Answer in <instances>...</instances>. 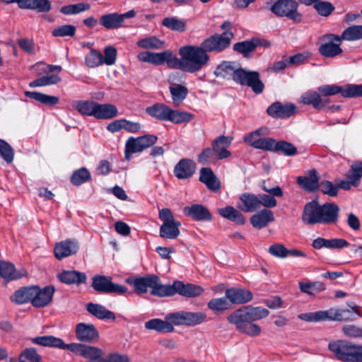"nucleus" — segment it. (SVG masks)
Returning <instances> with one entry per match:
<instances>
[{"mask_svg": "<svg viewBox=\"0 0 362 362\" xmlns=\"http://www.w3.org/2000/svg\"><path fill=\"white\" fill-rule=\"evenodd\" d=\"M76 28L72 25H62L56 27L52 31L54 37H74L76 34Z\"/></svg>", "mask_w": 362, "mask_h": 362, "instance_id": "bf43d9fd", "label": "nucleus"}, {"mask_svg": "<svg viewBox=\"0 0 362 362\" xmlns=\"http://www.w3.org/2000/svg\"><path fill=\"white\" fill-rule=\"evenodd\" d=\"M196 169L195 163L188 158L181 159L174 168V175L180 180L187 179L192 176Z\"/></svg>", "mask_w": 362, "mask_h": 362, "instance_id": "393cba45", "label": "nucleus"}, {"mask_svg": "<svg viewBox=\"0 0 362 362\" xmlns=\"http://www.w3.org/2000/svg\"><path fill=\"white\" fill-rule=\"evenodd\" d=\"M341 93L342 86L337 85H322L317 88V91H308L300 97V101L305 105H311L315 110H322L330 103L329 96Z\"/></svg>", "mask_w": 362, "mask_h": 362, "instance_id": "20e7f679", "label": "nucleus"}, {"mask_svg": "<svg viewBox=\"0 0 362 362\" xmlns=\"http://www.w3.org/2000/svg\"><path fill=\"white\" fill-rule=\"evenodd\" d=\"M79 249L78 242L74 239H67L57 243L54 247L55 257L61 260L69 256L75 255Z\"/></svg>", "mask_w": 362, "mask_h": 362, "instance_id": "aec40b11", "label": "nucleus"}, {"mask_svg": "<svg viewBox=\"0 0 362 362\" xmlns=\"http://www.w3.org/2000/svg\"><path fill=\"white\" fill-rule=\"evenodd\" d=\"M300 1L306 6H313L317 13L324 17L330 16L335 9L332 4L323 0H300Z\"/></svg>", "mask_w": 362, "mask_h": 362, "instance_id": "2f4dec72", "label": "nucleus"}, {"mask_svg": "<svg viewBox=\"0 0 362 362\" xmlns=\"http://www.w3.org/2000/svg\"><path fill=\"white\" fill-rule=\"evenodd\" d=\"M27 275L25 269L17 271L13 264L0 261V276L7 281L19 279Z\"/></svg>", "mask_w": 362, "mask_h": 362, "instance_id": "bb28decb", "label": "nucleus"}, {"mask_svg": "<svg viewBox=\"0 0 362 362\" xmlns=\"http://www.w3.org/2000/svg\"><path fill=\"white\" fill-rule=\"evenodd\" d=\"M340 39L347 41H355L362 39V25H352L346 28L339 35Z\"/></svg>", "mask_w": 362, "mask_h": 362, "instance_id": "09e8293b", "label": "nucleus"}, {"mask_svg": "<svg viewBox=\"0 0 362 362\" xmlns=\"http://www.w3.org/2000/svg\"><path fill=\"white\" fill-rule=\"evenodd\" d=\"M298 4L295 0H278L271 7V11L277 16H286L294 23L302 21V14L297 11Z\"/></svg>", "mask_w": 362, "mask_h": 362, "instance_id": "f8f14e48", "label": "nucleus"}, {"mask_svg": "<svg viewBox=\"0 0 362 362\" xmlns=\"http://www.w3.org/2000/svg\"><path fill=\"white\" fill-rule=\"evenodd\" d=\"M19 8L21 9L35 10L40 13L49 12L51 8L49 0H21Z\"/></svg>", "mask_w": 362, "mask_h": 362, "instance_id": "473e14b6", "label": "nucleus"}, {"mask_svg": "<svg viewBox=\"0 0 362 362\" xmlns=\"http://www.w3.org/2000/svg\"><path fill=\"white\" fill-rule=\"evenodd\" d=\"M171 108L163 103H156L146 107V112L153 118L160 121H168Z\"/></svg>", "mask_w": 362, "mask_h": 362, "instance_id": "58836bf2", "label": "nucleus"}, {"mask_svg": "<svg viewBox=\"0 0 362 362\" xmlns=\"http://www.w3.org/2000/svg\"><path fill=\"white\" fill-rule=\"evenodd\" d=\"M274 151H280L285 156H292L297 153V148L286 141H276Z\"/></svg>", "mask_w": 362, "mask_h": 362, "instance_id": "4d7b16f0", "label": "nucleus"}, {"mask_svg": "<svg viewBox=\"0 0 362 362\" xmlns=\"http://www.w3.org/2000/svg\"><path fill=\"white\" fill-rule=\"evenodd\" d=\"M320 204L316 200L308 202L303 209L302 221L305 225L322 224Z\"/></svg>", "mask_w": 362, "mask_h": 362, "instance_id": "dca6fc26", "label": "nucleus"}, {"mask_svg": "<svg viewBox=\"0 0 362 362\" xmlns=\"http://www.w3.org/2000/svg\"><path fill=\"white\" fill-rule=\"evenodd\" d=\"M0 154L7 163L13 162L14 150L8 142L3 139H0Z\"/></svg>", "mask_w": 362, "mask_h": 362, "instance_id": "052dcab7", "label": "nucleus"}, {"mask_svg": "<svg viewBox=\"0 0 362 362\" xmlns=\"http://www.w3.org/2000/svg\"><path fill=\"white\" fill-rule=\"evenodd\" d=\"M218 214L223 218L230 220L238 225H243L245 223V218L243 214L233 206H227L224 208L218 209Z\"/></svg>", "mask_w": 362, "mask_h": 362, "instance_id": "79ce46f5", "label": "nucleus"}, {"mask_svg": "<svg viewBox=\"0 0 362 362\" xmlns=\"http://www.w3.org/2000/svg\"><path fill=\"white\" fill-rule=\"evenodd\" d=\"M183 211L185 214L197 221H211L212 219L211 214L202 204H195L185 206Z\"/></svg>", "mask_w": 362, "mask_h": 362, "instance_id": "b1692460", "label": "nucleus"}, {"mask_svg": "<svg viewBox=\"0 0 362 362\" xmlns=\"http://www.w3.org/2000/svg\"><path fill=\"white\" fill-rule=\"evenodd\" d=\"M136 45L142 49H160L164 45V42L156 36H150L143 38L136 42Z\"/></svg>", "mask_w": 362, "mask_h": 362, "instance_id": "3c124183", "label": "nucleus"}, {"mask_svg": "<svg viewBox=\"0 0 362 362\" xmlns=\"http://www.w3.org/2000/svg\"><path fill=\"white\" fill-rule=\"evenodd\" d=\"M240 201L238 207L244 212H254L259 209L258 194L243 193L240 196Z\"/></svg>", "mask_w": 362, "mask_h": 362, "instance_id": "cd10ccee", "label": "nucleus"}, {"mask_svg": "<svg viewBox=\"0 0 362 362\" xmlns=\"http://www.w3.org/2000/svg\"><path fill=\"white\" fill-rule=\"evenodd\" d=\"M199 180L211 191L218 192L221 188L219 180L210 168H202L201 169Z\"/></svg>", "mask_w": 362, "mask_h": 362, "instance_id": "7c9ffc66", "label": "nucleus"}, {"mask_svg": "<svg viewBox=\"0 0 362 362\" xmlns=\"http://www.w3.org/2000/svg\"><path fill=\"white\" fill-rule=\"evenodd\" d=\"M225 297L232 304H244L250 302L252 299L253 295L247 289L230 288L226 290Z\"/></svg>", "mask_w": 362, "mask_h": 362, "instance_id": "4be33fe9", "label": "nucleus"}, {"mask_svg": "<svg viewBox=\"0 0 362 362\" xmlns=\"http://www.w3.org/2000/svg\"><path fill=\"white\" fill-rule=\"evenodd\" d=\"M318 173L316 170L313 169L309 171L308 176H300L297 178L298 185L308 192H315L319 187Z\"/></svg>", "mask_w": 362, "mask_h": 362, "instance_id": "c756f323", "label": "nucleus"}, {"mask_svg": "<svg viewBox=\"0 0 362 362\" xmlns=\"http://www.w3.org/2000/svg\"><path fill=\"white\" fill-rule=\"evenodd\" d=\"M117 49L113 46H107L104 49V56L103 55V64L108 66L115 64L117 59Z\"/></svg>", "mask_w": 362, "mask_h": 362, "instance_id": "69168bd1", "label": "nucleus"}, {"mask_svg": "<svg viewBox=\"0 0 362 362\" xmlns=\"http://www.w3.org/2000/svg\"><path fill=\"white\" fill-rule=\"evenodd\" d=\"M268 252L274 257L278 258H286L288 256H291L293 257H305L306 255L297 249H287L284 245L280 243H275L272 245L269 249Z\"/></svg>", "mask_w": 362, "mask_h": 362, "instance_id": "a878e982", "label": "nucleus"}, {"mask_svg": "<svg viewBox=\"0 0 362 362\" xmlns=\"http://www.w3.org/2000/svg\"><path fill=\"white\" fill-rule=\"evenodd\" d=\"M25 95L30 99L35 100L48 106H53L59 103L58 97L46 95L36 91H25Z\"/></svg>", "mask_w": 362, "mask_h": 362, "instance_id": "c03bdc74", "label": "nucleus"}, {"mask_svg": "<svg viewBox=\"0 0 362 362\" xmlns=\"http://www.w3.org/2000/svg\"><path fill=\"white\" fill-rule=\"evenodd\" d=\"M194 118L192 113L171 108L168 120L174 124L187 123Z\"/></svg>", "mask_w": 362, "mask_h": 362, "instance_id": "49530a36", "label": "nucleus"}, {"mask_svg": "<svg viewBox=\"0 0 362 362\" xmlns=\"http://www.w3.org/2000/svg\"><path fill=\"white\" fill-rule=\"evenodd\" d=\"M60 281L66 284L80 285L86 281L87 276L85 273L76 270H65L57 275Z\"/></svg>", "mask_w": 362, "mask_h": 362, "instance_id": "c85d7f7f", "label": "nucleus"}, {"mask_svg": "<svg viewBox=\"0 0 362 362\" xmlns=\"http://www.w3.org/2000/svg\"><path fill=\"white\" fill-rule=\"evenodd\" d=\"M233 139L232 136L221 135L212 141L211 148L217 159L222 160L230 156L231 153L228 150V148L231 144Z\"/></svg>", "mask_w": 362, "mask_h": 362, "instance_id": "412c9836", "label": "nucleus"}, {"mask_svg": "<svg viewBox=\"0 0 362 362\" xmlns=\"http://www.w3.org/2000/svg\"><path fill=\"white\" fill-rule=\"evenodd\" d=\"M33 344L41 346L69 350L88 360L87 362H102L105 352L101 349L81 343L66 344L62 339L52 335L40 336L31 338Z\"/></svg>", "mask_w": 362, "mask_h": 362, "instance_id": "f03ea898", "label": "nucleus"}, {"mask_svg": "<svg viewBox=\"0 0 362 362\" xmlns=\"http://www.w3.org/2000/svg\"><path fill=\"white\" fill-rule=\"evenodd\" d=\"M96 102L93 100H78L74 104V107L82 115L95 116Z\"/></svg>", "mask_w": 362, "mask_h": 362, "instance_id": "a18cd8bd", "label": "nucleus"}, {"mask_svg": "<svg viewBox=\"0 0 362 362\" xmlns=\"http://www.w3.org/2000/svg\"><path fill=\"white\" fill-rule=\"evenodd\" d=\"M76 337L80 341L93 343L99 339V333L93 324L78 323L75 329Z\"/></svg>", "mask_w": 362, "mask_h": 362, "instance_id": "6ab92c4d", "label": "nucleus"}, {"mask_svg": "<svg viewBox=\"0 0 362 362\" xmlns=\"http://www.w3.org/2000/svg\"><path fill=\"white\" fill-rule=\"evenodd\" d=\"M216 159L217 158L213 148H206L199 153L197 160L202 165H208L213 163Z\"/></svg>", "mask_w": 362, "mask_h": 362, "instance_id": "338daca9", "label": "nucleus"}, {"mask_svg": "<svg viewBox=\"0 0 362 362\" xmlns=\"http://www.w3.org/2000/svg\"><path fill=\"white\" fill-rule=\"evenodd\" d=\"M62 81L61 77L58 75L51 74L38 78L29 83L31 88L46 86L49 85H54Z\"/></svg>", "mask_w": 362, "mask_h": 362, "instance_id": "603ef678", "label": "nucleus"}, {"mask_svg": "<svg viewBox=\"0 0 362 362\" xmlns=\"http://www.w3.org/2000/svg\"><path fill=\"white\" fill-rule=\"evenodd\" d=\"M203 292L204 289L200 286L175 281L172 285H165L164 297L178 293L185 297L194 298L200 296Z\"/></svg>", "mask_w": 362, "mask_h": 362, "instance_id": "4468645a", "label": "nucleus"}, {"mask_svg": "<svg viewBox=\"0 0 362 362\" xmlns=\"http://www.w3.org/2000/svg\"><path fill=\"white\" fill-rule=\"evenodd\" d=\"M206 317V315L203 312L179 311L167 315L165 319L175 325L192 327L202 323Z\"/></svg>", "mask_w": 362, "mask_h": 362, "instance_id": "9b49d317", "label": "nucleus"}, {"mask_svg": "<svg viewBox=\"0 0 362 362\" xmlns=\"http://www.w3.org/2000/svg\"><path fill=\"white\" fill-rule=\"evenodd\" d=\"M229 300L225 298H213L208 303L209 309L214 311H223L229 309Z\"/></svg>", "mask_w": 362, "mask_h": 362, "instance_id": "0e129e2a", "label": "nucleus"}, {"mask_svg": "<svg viewBox=\"0 0 362 362\" xmlns=\"http://www.w3.org/2000/svg\"><path fill=\"white\" fill-rule=\"evenodd\" d=\"M90 178V173L86 168L74 171L71 177V182L76 186L82 185Z\"/></svg>", "mask_w": 362, "mask_h": 362, "instance_id": "6e6d98bb", "label": "nucleus"}, {"mask_svg": "<svg viewBox=\"0 0 362 362\" xmlns=\"http://www.w3.org/2000/svg\"><path fill=\"white\" fill-rule=\"evenodd\" d=\"M181 223L176 221L170 223H163L160 227V236L163 238L175 239L180 235Z\"/></svg>", "mask_w": 362, "mask_h": 362, "instance_id": "37998d69", "label": "nucleus"}, {"mask_svg": "<svg viewBox=\"0 0 362 362\" xmlns=\"http://www.w3.org/2000/svg\"><path fill=\"white\" fill-rule=\"evenodd\" d=\"M94 117L98 119H110L118 115L117 107L112 104H100L96 102Z\"/></svg>", "mask_w": 362, "mask_h": 362, "instance_id": "72a5a7b5", "label": "nucleus"}, {"mask_svg": "<svg viewBox=\"0 0 362 362\" xmlns=\"http://www.w3.org/2000/svg\"><path fill=\"white\" fill-rule=\"evenodd\" d=\"M329 349L342 362H362V345L347 340H337L329 344Z\"/></svg>", "mask_w": 362, "mask_h": 362, "instance_id": "39448f33", "label": "nucleus"}, {"mask_svg": "<svg viewBox=\"0 0 362 362\" xmlns=\"http://www.w3.org/2000/svg\"><path fill=\"white\" fill-rule=\"evenodd\" d=\"M158 137L153 134H145L136 138L129 137L125 144L124 155L129 160L133 153H139L154 145Z\"/></svg>", "mask_w": 362, "mask_h": 362, "instance_id": "9d476101", "label": "nucleus"}, {"mask_svg": "<svg viewBox=\"0 0 362 362\" xmlns=\"http://www.w3.org/2000/svg\"><path fill=\"white\" fill-rule=\"evenodd\" d=\"M339 207L335 203L326 202L320 204L322 224L329 225L338 221Z\"/></svg>", "mask_w": 362, "mask_h": 362, "instance_id": "5701e85b", "label": "nucleus"}, {"mask_svg": "<svg viewBox=\"0 0 362 362\" xmlns=\"http://www.w3.org/2000/svg\"><path fill=\"white\" fill-rule=\"evenodd\" d=\"M33 297L32 305L35 308H44L48 305L53 298L55 288L53 286H46L43 288H40L37 286H33Z\"/></svg>", "mask_w": 362, "mask_h": 362, "instance_id": "f3484780", "label": "nucleus"}, {"mask_svg": "<svg viewBox=\"0 0 362 362\" xmlns=\"http://www.w3.org/2000/svg\"><path fill=\"white\" fill-rule=\"evenodd\" d=\"M318 189L322 194L332 197L337 196L339 192V187L329 180H322L319 182Z\"/></svg>", "mask_w": 362, "mask_h": 362, "instance_id": "680f3d73", "label": "nucleus"}, {"mask_svg": "<svg viewBox=\"0 0 362 362\" xmlns=\"http://www.w3.org/2000/svg\"><path fill=\"white\" fill-rule=\"evenodd\" d=\"M86 310L90 315L100 320H114L116 318L113 312L107 310L105 306L98 303H87Z\"/></svg>", "mask_w": 362, "mask_h": 362, "instance_id": "e433bc0d", "label": "nucleus"}, {"mask_svg": "<svg viewBox=\"0 0 362 362\" xmlns=\"http://www.w3.org/2000/svg\"><path fill=\"white\" fill-rule=\"evenodd\" d=\"M162 25L167 28L177 32H184L186 30V23L176 17L164 18L161 23Z\"/></svg>", "mask_w": 362, "mask_h": 362, "instance_id": "de8ad7c7", "label": "nucleus"}, {"mask_svg": "<svg viewBox=\"0 0 362 362\" xmlns=\"http://www.w3.org/2000/svg\"><path fill=\"white\" fill-rule=\"evenodd\" d=\"M169 90L174 106L178 107L187 98L188 89L185 86L170 82Z\"/></svg>", "mask_w": 362, "mask_h": 362, "instance_id": "a19ab883", "label": "nucleus"}, {"mask_svg": "<svg viewBox=\"0 0 362 362\" xmlns=\"http://www.w3.org/2000/svg\"><path fill=\"white\" fill-rule=\"evenodd\" d=\"M127 282L133 286L135 292L141 295L151 289L152 296L164 297L165 285L162 284L160 278L155 274H147L144 276L128 279Z\"/></svg>", "mask_w": 362, "mask_h": 362, "instance_id": "0eeeda50", "label": "nucleus"}, {"mask_svg": "<svg viewBox=\"0 0 362 362\" xmlns=\"http://www.w3.org/2000/svg\"><path fill=\"white\" fill-rule=\"evenodd\" d=\"M103 54L95 49H91L85 57V64L89 68H95L103 65Z\"/></svg>", "mask_w": 362, "mask_h": 362, "instance_id": "5fc2aeb1", "label": "nucleus"}, {"mask_svg": "<svg viewBox=\"0 0 362 362\" xmlns=\"http://www.w3.org/2000/svg\"><path fill=\"white\" fill-rule=\"evenodd\" d=\"M33 286H25L15 291L10 296L12 303L22 305L30 302L32 303L33 297Z\"/></svg>", "mask_w": 362, "mask_h": 362, "instance_id": "f704fd0d", "label": "nucleus"}, {"mask_svg": "<svg viewBox=\"0 0 362 362\" xmlns=\"http://www.w3.org/2000/svg\"><path fill=\"white\" fill-rule=\"evenodd\" d=\"M232 37V33H225L223 35H211L207 37L199 46H183L179 49L180 59H178L169 49L158 53L148 51L141 52L138 54L137 59L140 62L156 66L166 63L170 69L194 73L208 64L210 57L207 52H223L229 45Z\"/></svg>", "mask_w": 362, "mask_h": 362, "instance_id": "f257e3e1", "label": "nucleus"}, {"mask_svg": "<svg viewBox=\"0 0 362 362\" xmlns=\"http://www.w3.org/2000/svg\"><path fill=\"white\" fill-rule=\"evenodd\" d=\"M346 178L351 179L354 184L359 186L362 179V161L356 160L351 165Z\"/></svg>", "mask_w": 362, "mask_h": 362, "instance_id": "8fccbe9b", "label": "nucleus"}, {"mask_svg": "<svg viewBox=\"0 0 362 362\" xmlns=\"http://www.w3.org/2000/svg\"><path fill=\"white\" fill-rule=\"evenodd\" d=\"M269 311L262 307L243 306L231 313L227 320L230 324L235 325L236 329L238 327H243L247 322L259 320L267 317Z\"/></svg>", "mask_w": 362, "mask_h": 362, "instance_id": "423d86ee", "label": "nucleus"}, {"mask_svg": "<svg viewBox=\"0 0 362 362\" xmlns=\"http://www.w3.org/2000/svg\"><path fill=\"white\" fill-rule=\"evenodd\" d=\"M260 42L261 39L254 37L250 40H245L234 44L233 49L234 51L247 58L250 57V54L255 50Z\"/></svg>", "mask_w": 362, "mask_h": 362, "instance_id": "4c0bfd02", "label": "nucleus"}, {"mask_svg": "<svg viewBox=\"0 0 362 362\" xmlns=\"http://www.w3.org/2000/svg\"><path fill=\"white\" fill-rule=\"evenodd\" d=\"M145 328L149 330H155L158 332L168 333L174 331L173 324L168 320L154 318L145 322Z\"/></svg>", "mask_w": 362, "mask_h": 362, "instance_id": "ea45409f", "label": "nucleus"}, {"mask_svg": "<svg viewBox=\"0 0 362 362\" xmlns=\"http://www.w3.org/2000/svg\"><path fill=\"white\" fill-rule=\"evenodd\" d=\"M91 286L100 293L123 294L127 291L126 286L113 283L112 277L99 274L92 277Z\"/></svg>", "mask_w": 362, "mask_h": 362, "instance_id": "ddd939ff", "label": "nucleus"}, {"mask_svg": "<svg viewBox=\"0 0 362 362\" xmlns=\"http://www.w3.org/2000/svg\"><path fill=\"white\" fill-rule=\"evenodd\" d=\"M274 220L273 212L268 209H262L250 218L251 224L254 228L261 229L266 227L269 222Z\"/></svg>", "mask_w": 362, "mask_h": 362, "instance_id": "c9c22d12", "label": "nucleus"}, {"mask_svg": "<svg viewBox=\"0 0 362 362\" xmlns=\"http://www.w3.org/2000/svg\"><path fill=\"white\" fill-rule=\"evenodd\" d=\"M214 74L222 78L232 79L241 86H247L256 94L262 93L264 89L258 71H246L235 62H222L215 69Z\"/></svg>", "mask_w": 362, "mask_h": 362, "instance_id": "7ed1b4c3", "label": "nucleus"}, {"mask_svg": "<svg viewBox=\"0 0 362 362\" xmlns=\"http://www.w3.org/2000/svg\"><path fill=\"white\" fill-rule=\"evenodd\" d=\"M343 334L349 338H361L362 339V327L355 325H346L342 327Z\"/></svg>", "mask_w": 362, "mask_h": 362, "instance_id": "774afa93", "label": "nucleus"}, {"mask_svg": "<svg viewBox=\"0 0 362 362\" xmlns=\"http://www.w3.org/2000/svg\"><path fill=\"white\" fill-rule=\"evenodd\" d=\"M90 5L88 3L81 2L76 4L64 6L60 8V12L64 15H74L88 11Z\"/></svg>", "mask_w": 362, "mask_h": 362, "instance_id": "864d4df0", "label": "nucleus"}, {"mask_svg": "<svg viewBox=\"0 0 362 362\" xmlns=\"http://www.w3.org/2000/svg\"><path fill=\"white\" fill-rule=\"evenodd\" d=\"M135 16L136 12L134 10H130L122 14L110 13L101 16L100 23L107 30L118 29L122 26L125 19L134 18Z\"/></svg>", "mask_w": 362, "mask_h": 362, "instance_id": "2eb2a0df", "label": "nucleus"}, {"mask_svg": "<svg viewBox=\"0 0 362 362\" xmlns=\"http://www.w3.org/2000/svg\"><path fill=\"white\" fill-rule=\"evenodd\" d=\"M296 107L292 103H282L275 102L269 105L267 110V114L276 119H286L295 115Z\"/></svg>", "mask_w": 362, "mask_h": 362, "instance_id": "a211bd4d", "label": "nucleus"}, {"mask_svg": "<svg viewBox=\"0 0 362 362\" xmlns=\"http://www.w3.org/2000/svg\"><path fill=\"white\" fill-rule=\"evenodd\" d=\"M298 318L305 322L320 321H352L353 315L349 309L330 308L327 310H320L314 313H301Z\"/></svg>", "mask_w": 362, "mask_h": 362, "instance_id": "6e6552de", "label": "nucleus"}, {"mask_svg": "<svg viewBox=\"0 0 362 362\" xmlns=\"http://www.w3.org/2000/svg\"><path fill=\"white\" fill-rule=\"evenodd\" d=\"M321 42L318 47V52L326 58H334L343 52L341 48L342 40L339 35L334 34H325L319 37Z\"/></svg>", "mask_w": 362, "mask_h": 362, "instance_id": "1a4fd4ad", "label": "nucleus"}, {"mask_svg": "<svg viewBox=\"0 0 362 362\" xmlns=\"http://www.w3.org/2000/svg\"><path fill=\"white\" fill-rule=\"evenodd\" d=\"M268 133L269 130L267 128H259L245 136L243 139L246 144H249L250 146L254 148V145L255 144V141H258L259 139H261L260 136H266L268 134Z\"/></svg>", "mask_w": 362, "mask_h": 362, "instance_id": "e2e57ef3", "label": "nucleus"}, {"mask_svg": "<svg viewBox=\"0 0 362 362\" xmlns=\"http://www.w3.org/2000/svg\"><path fill=\"white\" fill-rule=\"evenodd\" d=\"M342 96L344 98L362 97V84H346L343 86Z\"/></svg>", "mask_w": 362, "mask_h": 362, "instance_id": "13d9d810", "label": "nucleus"}]
</instances>
